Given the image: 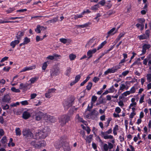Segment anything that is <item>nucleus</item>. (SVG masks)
I'll use <instances>...</instances> for the list:
<instances>
[{
	"label": "nucleus",
	"instance_id": "42",
	"mask_svg": "<svg viewBox=\"0 0 151 151\" xmlns=\"http://www.w3.org/2000/svg\"><path fill=\"white\" fill-rule=\"evenodd\" d=\"M7 140L6 137H3L1 140V143L3 144H4L6 142Z\"/></svg>",
	"mask_w": 151,
	"mask_h": 151
},
{
	"label": "nucleus",
	"instance_id": "14",
	"mask_svg": "<svg viewBox=\"0 0 151 151\" xmlns=\"http://www.w3.org/2000/svg\"><path fill=\"white\" fill-rule=\"evenodd\" d=\"M97 99V97L95 96H92L91 102V106H89V105L88 106V108L89 109V110L91 109L93 107V104L96 101Z\"/></svg>",
	"mask_w": 151,
	"mask_h": 151
},
{
	"label": "nucleus",
	"instance_id": "41",
	"mask_svg": "<svg viewBox=\"0 0 151 151\" xmlns=\"http://www.w3.org/2000/svg\"><path fill=\"white\" fill-rule=\"evenodd\" d=\"M58 16H57L53 18V19H51V20L52 23H54L58 21Z\"/></svg>",
	"mask_w": 151,
	"mask_h": 151
},
{
	"label": "nucleus",
	"instance_id": "22",
	"mask_svg": "<svg viewBox=\"0 0 151 151\" xmlns=\"http://www.w3.org/2000/svg\"><path fill=\"white\" fill-rule=\"evenodd\" d=\"M20 42V40H15L12 42L10 44V45L12 48H14L16 45L18 44Z\"/></svg>",
	"mask_w": 151,
	"mask_h": 151
},
{
	"label": "nucleus",
	"instance_id": "44",
	"mask_svg": "<svg viewBox=\"0 0 151 151\" xmlns=\"http://www.w3.org/2000/svg\"><path fill=\"white\" fill-rule=\"evenodd\" d=\"M81 76L80 75H78L76 76L75 77V81L77 83L80 79Z\"/></svg>",
	"mask_w": 151,
	"mask_h": 151
},
{
	"label": "nucleus",
	"instance_id": "35",
	"mask_svg": "<svg viewBox=\"0 0 151 151\" xmlns=\"http://www.w3.org/2000/svg\"><path fill=\"white\" fill-rule=\"evenodd\" d=\"M136 26L140 30H142L144 29V25L143 24H136Z\"/></svg>",
	"mask_w": 151,
	"mask_h": 151
},
{
	"label": "nucleus",
	"instance_id": "12",
	"mask_svg": "<svg viewBox=\"0 0 151 151\" xmlns=\"http://www.w3.org/2000/svg\"><path fill=\"white\" fill-rule=\"evenodd\" d=\"M46 27H45L44 26L38 25L37 26V28L35 29V31L37 33H40L41 31L46 30Z\"/></svg>",
	"mask_w": 151,
	"mask_h": 151
},
{
	"label": "nucleus",
	"instance_id": "54",
	"mask_svg": "<svg viewBox=\"0 0 151 151\" xmlns=\"http://www.w3.org/2000/svg\"><path fill=\"white\" fill-rule=\"evenodd\" d=\"M55 90L56 89L55 88H51L48 89L47 91V92L50 94L52 93L55 92Z\"/></svg>",
	"mask_w": 151,
	"mask_h": 151
},
{
	"label": "nucleus",
	"instance_id": "60",
	"mask_svg": "<svg viewBox=\"0 0 151 151\" xmlns=\"http://www.w3.org/2000/svg\"><path fill=\"white\" fill-rule=\"evenodd\" d=\"M19 105V102H17L15 103L12 104L10 105V106L12 107H15Z\"/></svg>",
	"mask_w": 151,
	"mask_h": 151
},
{
	"label": "nucleus",
	"instance_id": "51",
	"mask_svg": "<svg viewBox=\"0 0 151 151\" xmlns=\"http://www.w3.org/2000/svg\"><path fill=\"white\" fill-rule=\"evenodd\" d=\"M108 147L109 149V150H111V149H112L114 147V145L113 144L111 143L110 142H108Z\"/></svg>",
	"mask_w": 151,
	"mask_h": 151
},
{
	"label": "nucleus",
	"instance_id": "62",
	"mask_svg": "<svg viewBox=\"0 0 151 151\" xmlns=\"http://www.w3.org/2000/svg\"><path fill=\"white\" fill-rule=\"evenodd\" d=\"M115 111L118 114H119L120 112L121 109L119 107H118L116 108L115 109Z\"/></svg>",
	"mask_w": 151,
	"mask_h": 151
},
{
	"label": "nucleus",
	"instance_id": "8",
	"mask_svg": "<svg viewBox=\"0 0 151 151\" xmlns=\"http://www.w3.org/2000/svg\"><path fill=\"white\" fill-rule=\"evenodd\" d=\"M120 68L119 67L117 68L115 67L111 68L108 69L107 70L104 72V75H106L108 73H114L116 72Z\"/></svg>",
	"mask_w": 151,
	"mask_h": 151
},
{
	"label": "nucleus",
	"instance_id": "47",
	"mask_svg": "<svg viewBox=\"0 0 151 151\" xmlns=\"http://www.w3.org/2000/svg\"><path fill=\"white\" fill-rule=\"evenodd\" d=\"M104 151H108L109 149L108 145L106 144H105L103 146Z\"/></svg>",
	"mask_w": 151,
	"mask_h": 151
},
{
	"label": "nucleus",
	"instance_id": "7",
	"mask_svg": "<svg viewBox=\"0 0 151 151\" xmlns=\"http://www.w3.org/2000/svg\"><path fill=\"white\" fill-rule=\"evenodd\" d=\"M36 116L35 119L37 121L40 120L43 117L45 118V119H46V115L44 114L43 113L40 111L36 112L35 114Z\"/></svg>",
	"mask_w": 151,
	"mask_h": 151
},
{
	"label": "nucleus",
	"instance_id": "6",
	"mask_svg": "<svg viewBox=\"0 0 151 151\" xmlns=\"http://www.w3.org/2000/svg\"><path fill=\"white\" fill-rule=\"evenodd\" d=\"M96 45V40L95 39L92 38L90 40L86 45V47H91V48L95 46Z\"/></svg>",
	"mask_w": 151,
	"mask_h": 151
},
{
	"label": "nucleus",
	"instance_id": "63",
	"mask_svg": "<svg viewBox=\"0 0 151 151\" xmlns=\"http://www.w3.org/2000/svg\"><path fill=\"white\" fill-rule=\"evenodd\" d=\"M99 80V78H97L96 77H95L93 78V80L94 82L96 83Z\"/></svg>",
	"mask_w": 151,
	"mask_h": 151
},
{
	"label": "nucleus",
	"instance_id": "4",
	"mask_svg": "<svg viewBox=\"0 0 151 151\" xmlns=\"http://www.w3.org/2000/svg\"><path fill=\"white\" fill-rule=\"evenodd\" d=\"M60 73V68L58 66L53 67L51 70L50 71V75L52 77L54 76L58 75Z\"/></svg>",
	"mask_w": 151,
	"mask_h": 151
},
{
	"label": "nucleus",
	"instance_id": "15",
	"mask_svg": "<svg viewBox=\"0 0 151 151\" xmlns=\"http://www.w3.org/2000/svg\"><path fill=\"white\" fill-rule=\"evenodd\" d=\"M30 116L31 114L27 111H24L23 112L22 117L24 119H27Z\"/></svg>",
	"mask_w": 151,
	"mask_h": 151
},
{
	"label": "nucleus",
	"instance_id": "46",
	"mask_svg": "<svg viewBox=\"0 0 151 151\" xmlns=\"http://www.w3.org/2000/svg\"><path fill=\"white\" fill-rule=\"evenodd\" d=\"M14 10L15 9L14 8H10L6 11V12L7 13H12Z\"/></svg>",
	"mask_w": 151,
	"mask_h": 151
},
{
	"label": "nucleus",
	"instance_id": "36",
	"mask_svg": "<svg viewBox=\"0 0 151 151\" xmlns=\"http://www.w3.org/2000/svg\"><path fill=\"white\" fill-rule=\"evenodd\" d=\"M38 79V78L37 77L32 78L30 79V81L31 83H33L36 81Z\"/></svg>",
	"mask_w": 151,
	"mask_h": 151
},
{
	"label": "nucleus",
	"instance_id": "43",
	"mask_svg": "<svg viewBox=\"0 0 151 151\" xmlns=\"http://www.w3.org/2000/svg\"><path fill=\"white\" fill-rule=\"evenodd\" d=\"M147 79L149 82L151 81V74H148L146 75Z\"/></svg>",
	"mask_w": 151,
	"mask_h": 151
},
{
	"label": "nucleus",
	"instance_id": "50",
	"mask_svg": "<svg viewBox=\"0 0 151 151\" xmlns=\"http://www.w3.org/2000/svg\"><path fill=\"white\" fill-rule=\"evenodd\" d=\"M60 41L64 43L65 44L67 43V40L65 38H62L60 39Z\"/></svg>",
	"mask_w": 151,
	"mask_h": 151
},
{
	"label": "nucleus",
	"instance_id": "59",
	"mask_svg": "<svg viewBox=\"0 0 151 151\" xmlns=\"http://www.w3.org/2000/svg\"><path fill=\"white\" fill-rule=\"evenodd\" d=\"M21 103L23 105H26L28 104V101L26 100L21 101Z\"/></svg>",
	"mask_w": 151,
	"mask_h": 151
},
{
	"label": "nucleus",
	"instance_id": "56",
	"mask_svg": "<svg viewBox=\"0 0 151 151\" xmlns=\"http://www.w3.org/2000/svg\"><path fill=\"white\" fill-rule=\"evenodd\" d=\"M27 86L26 85L24 84L23 83H21L19 85V89H22L25 88Z\"/></svg>",
	"mask_w": 151,
	"mask_h": 151
},
{
	"label": "nucleus",
	"instance_id": "26",
	"mask_svg": "<svg viewBox=\"0 0 151 151\" xmlns=\"http://www.w3.org/2000/svg\"><path fill=\"white\" fill-rule=\"evenodd\" d=\"M85 11H84L80 14H77L76 15H74V19H76L78 18L82 17H83V15L85 13Z\"/></svg>",
	"mask_w": 151,
	"mask_h": 151
},
{
	"label": "nucleus",
	"instance_id": "21",
	"mask_svg": "<svg viewBox=\"0 0 151 151\" xmlns=\"http://www.w3.org/2000/svg\"><path fill=\"white\" fill-rule=\"evenodd\" d=\"M116 28H113L112 29H111L110 31H109L107 32V36L106 37L107 38H108L111 35H114L115 33L116 32V31H115Z\"/></svg>",
	"mask_w": 151,
	"mask_h": 151
},
{
	"label": "nucleus",
	"instance_id": "48",
	"mask_svg": "<svg viewBox=\"0 0 151 151\" xmlns=\"http://www.w3.org/2000/svg\"><path fill=\"white\" fill-rule=\"evenodd\" d=\"M131 94L134 93L136 91V88L134 86H133L129 91Z\"/></svg>",
	"mask_w": 151,
	"mask_h": 151
},
{
	"label": "nucleus",
	"instance_id": "40",
	"mask_svg": "<svg viewBox=\"0 0 151 151\" xmlns=\"http://www.w3.org/2000/svg\"><path fill=\"white\" fill-rule=\"evenodd\" d=\"M11 90L13 92L15 93H19L20 92V91L19 89H16L14 87H12L11 88Z\"/></svg>",
	"mask_w": 151,
	"mask_h": 151
},
{
	"label": "nucleus",
	"instance_id": "2",
	"mask_svg": "<svg viewBox=\"0 0 151 151\" xmlns=\"http://www.w3.org/2000/svg\"><path fill=\"white\" fill-rule=\"evenodd\" d=\"M112 132V129L110 128L107 131L105 132L101 131V135L105 139H113V136L108 135V134H111Z\"/></svg>",
	"mask_w": 151,
	"mask_h": 151
},
{
	"label": "nucleus",
	"instance_id": "9",
	"mask_svg": "<svg viewBox=\"0 0 151 151\" xmlns=\"http://www.w3.org/2000/svg\"><path fill=\"white\" fill-rule=\"evenodd\" d=\"M72 101L70 99H68L65 101L63 103V105L65 109L67 110L72 105Z\"/></svg>",
	"mask_w": 151,
	"mask_h": 151
},
{
	"label": "nucleus",
	"instance_id": "49",
	"mask_svg": "<svg viewBox=\"0 0 151 151\" xmlns=\"http://www.w3.org/2000/svg\"><path fill=\"white\" fill-rule=\"evenodd\" d=\"M43 39V38H41L38 35L36 36V40L37 42L40 41H42Z\"/></svg>",
	"mask_w": 151,
	"mask_h": 151
},
{
	"label": "nucleus",
	"instance_id": "57",
	"mask_svg": "<svg viewBox=\"0 0 151 151\" xmlns=\"http://www.w3.org/2000/svg\"><path fill=\"white\" fill-rule=\"evenodd\" d=\"M144 97H145L144 95H143L141 96V98L139 100V102L140 103L142 104L143 102H144Z\"/></svg>",
	"mask_w": 151,
	"mask_h": 151
},
{
	"label": "nucleus",
	"instance_id": "38",
	"mask_svg": "<svg viewBox=\"0 0 151 151\" xmlns=\"http://www.w3.org/2000/svg\"><path fill=\"white\" fill-rule=\"evenodd\" d=\"M142 63L141 62H138V61H136L133 63L132 66H133L137 65L138 66H139L142 65Z\"/></svg>",
	"mask_w": 151,
	"mask_h": 151
},
{
	"label": "nucleus",
	"instance_id": "39",
	"mask_svg": "<svg viewBox=\"0 0 151 151\" xmlns=\"http://www.w3.org/2000/svg\"><path fill=\"white\" fill-rule=\"evenodd\" d=\"M126 88L127 90L128 89V87H127L126 88V86L124 84H122L120 87L119 90H123L124 89Z\"/></svg>",
	"mask_w": 151,
	"mask_h": 151
},
{
	"label": "nucleus",
	"instance_id": "64",
	"mask_svg": "<svg viewBox=\"0 0 151 151\" xmlns=\"http://www.w3.org/2000/svg\"><path fill=\"white\" fill-rule=\"evenodd\" d=\"M74 111L73 109L72 108H71L69 111V114L70 115H72L73 114Z\"/></svg>",
	"mask_w": 151,
	"mask_h": 151
},
{
	"label": "nucleus",
	"instance_id": "29",
	"mask_svg": "<svg viewBox=\"0 0 151 151\" xmlns=\"http://www.w3.org/2000/svg\"><path fill=\"white\" fill-rule=\"evenodd\" d=\"M38 139H36L34 141H32L31 142V144L34 146L36 148H37L36 147V145H38V141L37 140Z\"/></svg>",
	"mask_w": 151,
	"mask_h": 151
},
{
	"label": "nucleus",
	"instance_id": "3",
	"mask_svg": "<svg viewBox=\"0 0 151 151\" xmlns=\"http://www.w3.org/2000/svg\"><path fill=\"white\" fill-rule=\"evenodd\" d=\"M70 119V117L68 115H65L62 116L60 118L59 122L60 124L63 126L68 122Z\"/></svg>",
	"mask_w": 151,
	"mask_h": 151
},
{
	"label": "nucleus",
	"instance_id": "13",
	"mask_svg": "<svg viewBox=\"0 0 151 151\" xmlns=\"http://www.w3.org/2000/svg\"><path fill=\"white\" fill-rule=\"evenodd\" d=\"M36 66L35 65H33L30 67H26L23 68L21 71V72H24L27 71L34 69L36 68Z\"/></svg>",
	"mask_w": 151,
	"mask_h": 151
},
{
	"label": "nucleus",
	"instance_id": "11",
	"mask_svg": "<svg viewBox=\"0 0 151 151\" xmlns=\"http://www.w3.org/2000/svg\"><path fill=\"white\" fill-rule=\"evenodd\" d=\"M151 47V45L150 44H144L142 47V54L141 55H144L146 52L147 50L149 49Z\"/></svg>",
	"mask_w": 151,
	"mask_h": 151
},
{
	"label": "nucleus",
	"instance_id": "19",
	"mask_svg": "<svg viewBox=\"0 0 151 151\" xmlns=\"http://www.w3.org/2000/svg\"><path fill=\"white\" fill-rule=\"evenodd\" d=\"M46 119L51 122H54L56 121V119L55 118L50 115H46Z\"/></svg>",
	"mask_w": 151,
	"mask_h": 151
},
{
	"label": "nucleus",
	"instance_id": "55",
	"mask_svg": "<svg viewBox=\"0 0 151 151\" xmlns=\"http://www.w3.org/2000/svg\"><path fill=\"white\" fill-rule=\"evenodd\" d=\"M115 13V11L114 10H110L108 12V14L110 16L112 14H113Z\"/></svg>",
	"mask_w": 151,
	"mask_h": 151
},
{
	"label": "nucleus",
	"instance_id": "52",
	"mask_svg": "<svg viewBox=\"0 0 151 151\" xmlns=\"http://www.w3.org/2000/svg\"><path fill=\"white\" fill-rule=\"evenodd\" d=\"M99 7V6L98 4H97L92 7L91 8V9L93 10L96 11L98 9Z\"/></svg>",
	"mask_w": 151,
	"mask_h": 151
},
{
	"label": "nucleus",
	"instance_id": "20",
	"mask_svg": "<svg viewBox=\"0 0 151 151\" xmlns=\"http://www.w3.org/2000/svg\"><path fill=\"white\" fill-rule=\"evenodd\" d=\"M11 98L8 94L5 95L2 99L3 102L5 103L9 102Z\"/></svg>",
	"mask_w": 151,
	"mask_h": 151
},
{
	"label": "nucleus",
	"instance_id": "45",
	"mask_svg": "<svg viewBox=\"0 0 151 151\" xmlns=\"http://www.w3.org/2000/svg\"><path fill=\"white\" fill-rule=\"evenodd\" d=\"M111 1L107 0L106 1V3L107 4V6L109 8H110L111 6L112 5L110 3Z\"/></svg>",
	"mask_w": 151,
	"mask_h": 151
},
{
	"label": "nucleus",
	"instance_id": "18",
	"mask_svg": "<svg viewBox=\"0 0 151 151\" xmlns=\"http://www.w3.org/2000/svg\"><path fill=\"white\" fill-rule=\"evenodd\" d=\"M46 145V142L44 140L42 141H38V145H36V147L38 148H40L41 147H44Z\"/></svg>",
	"mask_w": 151,
	"mask_h": 151
},
{
	"label": "nucleus",
	"instance_id": "16",
	"mask_svg": "<svg viewBox=\"0 0 151 151\" xmlns=\"http://www.w3.org/2000/svg\"><path fill=\"white\" fill-rule=\"evenodd\" d=\"M97 49L96 48L89 50L87 52V55L88 56V58H89L92 57V54L95 53Z\"/></svg>",
	"mask_w": 151,
	"mask_h": 151
},
{
	"label": "nucleus",
	"instance_id": "27",
	"mask_svg": "<svg viewBox=\"0 0 151 151\" xmlns=\"http://www.w3.org/2000/svg\"><path fill=\"white\" fill-rule=\"evenodd\" d=\"M23 40V42L25 45L27 44L30 41V39L28 38L27 37H26L24 38Z\"/></svg>",
	"mask_w": 151,
	"mask_h": 151
},
{
	"label": "nucleus",
	"instance_id": "37",
	"mask_svg": "<svg viewBox=\"0 0 151 151\" xmlns=\"http://www.w3.org/2000/svg\"><path fill=\"white\" fill-rule=\"evenodd\" d=\"M92 85L93 84L91 82H89L88 83V85L86 86V89L88 90H90L91 89Z\"/></svg>",
	"mask_w": 151,
	"mask_h": 151
},
{
	"label": "nucleus",
	"instance_id": "32",
	"mask_svg": "<svg viewBox=\"0 0 151 151\" xmlns=\"http://www.w3.org/2000/svg\"><path fill=\"white\" fill-rule=\"evenodd\" d=\"M69 58L70 60H73L76 58V56L75 55L72 53L69 55Z\"/></svg>",
	"mask_w": 151,
	"mask_h": 151
},
{
	"label": "nucleus",
	"instance_id": "58",
	"mask_svg": "<svg viewBox=\"0 0 151 151\" xmlns=\"http://www.w3.org/2000/svg\"><path fill=\"white\" fill-rule=\"evenodd\" d=\"M36 4L38 5L39 6H40L41 5V2L40 1L37 2H33L32 5Z\"/></svg>",
	"mask_w": 151,
	"mask_h": 151
},
{
	"label": "nucleus",
	"instance_id": "61",
	"mask_svg": "<svg viewBox=\"0 0 151 151\" xmlns=\"http://www.w3.org/2000/svg\"><path fill=\"white\" fill-rule=\"evenodd\" d=\"M106 0H102L99 2V4L104 6L106 3Z\"/></svg>",
	"mask_w": 151,
	"mask_h": 151
},
{
	"label": "nucleus",
	"instance_id": "1",
	"mask_svg": "<svg viewBox=\"0 0 151 151\" xmlns=\"http://www.w3.org/2000/svg\"><path fill=\"white\" fill-rule=\"evenodd\" d=\"M47 133L45 129L38 130L35 133L36 139H44L47 136Z\"/></svg>",
	"mask_w": 151,
	"mask_h": 151
},
{
	"label": "nucleus",
	"instance_id": "5",
	"mask_svg": "<svg viewBox=\"0 0 151 151\" xmlns=\"http://www.w3.org/2000/svg\"><path fill=\"white\" fill-rule=\"evenodd\" d=\"M23 135L26 138L31 137H33V134L30 130L28 129H24L22 131Z\"/></svg>",
	"mask_w": 151,
	"mask_h": 151
},
{
	"label": "nucleus",
	"instance_id": "33",
	"mask_svg": "<svg viewBox=\"0 0 151 151\" xmlns=\"http://www.w3.org/2000/svg\"><path fill=\"white\" fill-rule=\"evenodd\" d=\"M12 141L13 139L12 138H10L9 142L8 144V146L9 147H10L11 145L12 147H14L15 146V144L12 142Z\"/></svg>",
	"mask_w": 151,
	"mask_h": 151
},
{
	"label": "nucleus",
	"instance_id": "31",
	"mask_svg": "<svg viewBox=\"0 0 151 151\" xmlns=\"http://www.w3.org/2000/svg\"><path fill=\"white\" fill-rule=\"evenodd\" d=\"M76 119H77L78 121L82 123H83L85 122L84 120L82 118L80 117L78 114L76 115Z\"/></svg>",
	"mask_w": 151,
	"mask_h": 151
},
{
	"label": "nucleus",
	"instance_id": "30",
	"mask_svg": "<svg viewBox=\"0 0 151 151\" xmlns=\"http://www.w3.org/2000/svg\"><path fill=\"white\" fill-rule=\"evenodd\" d=\"M138 37L139 38L140 40L147 39L148 38L145 35V34H144L142 35L138 36Z\"/></svg>",
	"mask_w": 151,
	"mask_h": 151
},
{
	"label": "nucleus",
	"instance_id": "17",
	"mask_svg": "<svg viewBox=\"0 0 151 151\" xmlns=\"http://www.w3.org/2000/svg\"><path fill=\"white\" fill-rule=\"evenodd\" d=\"M25 32L23 30L19 31L17 34L16 38L19 40H20L22 37L24 35Z\"/></svg>",
	"mask_w": 151,
	"mask_h": 151
},
{
	"label": "nucleus",
	"instance_id": "23",
	"mask_svg": "<svg viewBox=\"0 0 151 151\" xmlns=\"http://www.w3.org/2000/svg\"><path fill=\"white\" fill-rule=\"evenodd\" d=\"M49 63L48 61L44 62L42 64V70L44 71L46 69L47 66L49 64Z\"/></svg>",
	"mask_w": 151,
	"mask_h": 151
},
{
	"label": "nucleus",
	"instance_id": "10",
	"mask_svg": "<svg viewBox=\"0 0 151 151\" xmlns=\"http://www.w3.org/2000/svg\"><path fill=\"white\" fill-rule=\"evenodd\" d=\"M147 62H148V65L149 66L150 72L151 73V57L149 58V59L147 58L145 59L143 62V64L146 65H147Z\"/></svg>",
	"mask_w": 151,
	"mask_h": 151
},
{
	"label": "nucleus",
	"instance_id": "53",
	"mask_svg": "<svg viewBox=\"0 0 151 151\" xmlns=\"http://www.w3.org/2000/svg\"><path fill=\"white\" fill-rule=\"evenodd\" d=\"M131 94L129 91H127L124 93L122 95L123 96H126L127 95Z\"/></svg>",
	"mask_w": 151,
	"mask_h": 151
},
{
	"label": "nucleus",
	"instance_id": "28",
	"mask_svg": "<svg viewBox=\"0 0 151 151\" xmlns=\"http://www.w3.org/2000/svg\"><path fill=\"white\" fill-rule=\"evenodd\" d=\"M16 134L17 136H20L21 134V131L19 127H17L15 129Z\"/></svg>",
	"mask_w": 151,
	"mask_h": 151
},
{
	"label": "nucleus",
	"instance_id": "24",
	"mask_svg": "<svg viewBox=\"0 0 151 151\" xmlns=\"http://www.w3.org/2000/svg\"><path fill=\"white\" fill-rule=\"evenodd\" d=\"M89 24H90V23H85L83 25H76V27L77 28H83L86 27H88Z\"/></svg>",
	"mask_w": 151,
	"mask_h": 151
},
{
	"label": "nucleus",
	"instance_id": "25",
	"mask_svg": "<svg viewBox=\"0 0 151 151\" xmlns=\"http://www.w3.org/2000/svg\"><path fill=\"white\" fill-rule=\"evenodd\" d=\"M93 136L92 135H90L89 136H87L86 140V142L88 143H90L92 139Z\"/></svg>",
	"mask_w": 151,
	"mask_h": 151
},
{
	"label": "nucleus",
	"instance_id": "34",
	"mask_svg": "<svg viewBox=\"0 0 151 151\" xmlns=\"http://www.w3.org/2000/svg\"><path fill=\"white\" fill-rule=\"evenodd\" d=\"M71 68L69 67L66 70L65 75L68 76H69L70 74L71 73Z\"/></svg>",
	"mask_w": 151,
	"mask_h": 151
}]
</instances>
